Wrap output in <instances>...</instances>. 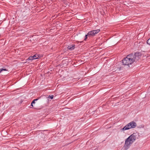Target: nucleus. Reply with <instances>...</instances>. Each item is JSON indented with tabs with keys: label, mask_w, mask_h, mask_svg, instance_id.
<instances>
[{
	"label": "nucleus",
	"mask_w": 150,
	"mask_h": 150,
	"mask_svg": "<svg viewBox=\"0 0 150 150\" xmlns=\"http://www.w3.org/2000/svg\"><path fill=\"white\" fill-rule=\"evenodd\" d=\"M137 135L136 133H133L129 136L125 140L124 147L126 150L128 149L136 139Z\"/></svg>",
	"instance_id": "1"
},
{
	"label": "nucleus",
	"mask_w": 150,
	"mask_h": 150,
	"mask_svg": "<svg viewBox=\"0 0 150 150\" xmlns=\"http://www.w3.org/2000/svg\"><path fill=\"white\" fill-rule=\"evenodd\" d=\"M126 57L127 58V59H128L129 61L132 64L134 62H136V61L134 58V56L133 55V54L132 53L130 54L127 55Z\"/></svg>",
	"instance_id": "2"
},
{
	"label": "nucleus",
	"mask_w": 150,
	"mask_h": 150,
	"mask_svg": "<svg viewBox=\"0 0 150 150\" xmlns=\"http://www.w3.org/2000/svg\"><path fill=\"white\" fill-rule=\"evenodd\" d=\"M133 55L134 56V58L136 61V62L141 57L142 54L141 52H135L134 54H133Z\"/></svg>",
	"instance_id": "3"
},
{
	"label": "nucleus",
	"mask_w": 150,
	"mask_h": 150,
	"mask_svg": "<svg viewBox=\"0 0 150 150\" xmlns=\"http://www.w3.org/2000/svg\"><path fill=\"white\" fill-rule=\"evenodd\" d=\"M100 30L99 29H97V30H93L89 32L88 34L90 35L91 37H93L95 35L98 33L100 31Z\"/></svg>",
	"instance_id": "4"
},
{
	"label": "nucleus",
	"mask_w": 150,
	"mask_h": 150,
	"mask_svg": "<svg viewBox=\"0 0 150 150\" xmlns=\"http://www.w3.org/2000/svg\"><path fill=\"white\" fill-rule=\"evenodd\" d=\"M122 63L124 65H128L129 67V65L131 64H132L129 61L128 59H127L126 57H125L122 60Z\"/></svg>",
	"instance_id": "5"
},
{
	"label": "nucleus",
	"mask_w": 150,
	"mask_h": 150,
	"mask_svg": "<svg viewBox=\"0 0 150 150\" xmlns=\"http://www.w3.org/2000/svg\"><path fill=\"white\" fill-rule=\"evenodd\" d=\"M130 124L128 123L126 125H125L123 128L121 129V130L122 131H124L129 129L131 128L130 126Z\"/></svg>",
	"instance_id": "6"
},
{
	"label": "nucleus",
	"mask_w": 150,
	"mask_h": 150,
	"mask_svg": "<svg viewBox=\"0 0 150 150\" xmlns=\"http://www.w3.org/2000/svg\"><path fill=\"white\" fill-rule=\"evenodd\" d=\"M130 124V125H131L130 126L131 128H135L137 125L136 123L134 121H132L129 123V124Z\"/></svg>",
	"instance_id": "7"
},
{
	"label": "nucleus",
	"mask_w": 150,
	"mask_h": 150,
	"mask_svg": "<svg viewBox=\"0 0 150 150\" xmlns=\"http://www.w3.org/2000/svg\"><path fill=\"white\" fill-rule=\"evenodd\" d=\"M75 44H70L68 45L67 48L70 50H72L75 48Z\"/></svg>",
	"instance_id": "8"
},
{
	"label": "nucleus",
	"mask_w": 150,
	"mask_h": 150,
	"mask_svg": "<svg viewBox=\"0 0 150 150\" xmlns=\"http://www.w3.org/2000/svg\"><path fill=\"white\" fill-rule=\"evenodd\" d=\"M33 58L34 59H38L40 58L39 55L37 54H35L33 56Z\"/></svg>",
	"instance_id": "9"
},
{
	"label": "nucleus",
	"mask_w": 150,
	"mask_h": 150,
	"mask_svg": "<svg viewBox=\"0 0 150 150\" xmlns=\"http://www.w3.org/2000/svg\"><path fill=\"white\" fill-rule=\"evenodd\" d=\"M88 37H91L90 35H89V34H88V33L85 35V38L84 39V40L86 41L87 40V39L88 38Z\"/></svg>",
	"instance_id": "10"
},
{
	"label": "nucleus",
	"mask_w": 150,
	"mask_h": 150,
	"mask_svg": "<svg viewBox=\"0 0 150 150\" xmlns=\"http://www.w3.org/2000/svg\"><path fill=\"white\" fill-rule=\"evenodd\" d=\"M34 59L33 58V56H30L28 57V59H27L26 60H33Z\"/></svg>",
	"instance_id": "11"
},
{
	"label": "nucleus",
	"mask_w": 150,
	"mask_h": 150,
	"mask_svg": "<svg viewBox=\"0 0 150 150\" xmlns=\"http://www.w3.org/2000/svg\"><path fill=\"white\" fill-rule=\"evenodd\" d=\"M132 3H131L130 2L129 3H127V4H125V3H124V4L126 6H132Z\"/></svg>",
	"instance_id": "12"
},
{
	"label": "nucleus",
	"mask_w": 150,
	"mask_h": 150,
	"mask_svg": "<svg viewBox=\"0 0 150 150\" xmlns=\"http://www.w3.org/2000/svg\"><path fill=\"white\" fill-rule=\"evenodd\" d=\"M3 71H6L7 70L6 69L1 68L0 69V73Z\"/></svg>",
	"instance_id": "13"
},
{
	"label": "nucleus",
	"mask_w": 150,
	"mask_h": 150,
	"mask_svg": "<svg viewBox=\"0 0 150 150\" xmlns=\"http://www.w3.org/2000/svg\"><path fill=\"white\" fill-rule=\"evenodd\" d=\"M54 97V96L53 95H49L48 98H50L51 99H53Z\"/></svg>",
	"instance_id": "14"
},
{
	"label": "nucleus",
	"mask_w": 150,
	"mask_h": 150,
	"mask_svg": "<svg viewBox=\"0 0 150 150\" xmlns=\"http://www.w3.org/2000/svg\"><path fill=\"white\" fill-rule=\"evenodd\" d=\"M42 96H40V97H38L37 99H35L34 100H33L35 101H37L38 100H39V99H40V98H42Z\"/></svg>",
	"instance_id": "15"
},
{
	"label": "nucleus",
	"mask_w": 150,
	"mask_h": 150,
	"mask_svg": "<svg viewBox=\"0 0 150 150\" xmlns=\"http://www.w3.org/2000/svg\"><path fill=\"white\" fill-rule=\"evenodd\" d=\"M147 44L150 45V38L147 40Z\"/></svg>",
	"instance_id": "16"
},
{
	"label": "nucleus",
	"mask_w": 150,
	"mask_h": 150,
	"mask_svg": "<svg viewBox=\"0 0 150 150\" xmlns=\"http://www.w3.org/2000/svg\"><path fill=\"white\" fill-rule=\"evenodd\" d=\"M83 41H80V42H79V41H77L76 42L78 44L79 42H80V43H81L83 42Z\"/></svg>",
	"instance_id": "17"
},
{
	"label": "nucleus",
	"mask_w": 150,
	"mask_h": 150,
	"mask_svg": "<svg viewBox=\"0 0 150 150\" xmlns=\"http://www.w3.org/2000/svg\"><path fill=\"white\" fill-rule=\"evenodd\" d=\"M32 104H35V101L33 100L31 102Z\"/></svg>",
	"instance_id": "18"
},
{
	"label": "nucleus",
	"mask_w": 150,
	"mask_h": 150,
	"mask_svg": "<svg viewBox=\"0 0 150 150\" xmlns=\"http://www.w3.org/2000/svg\"><path fill=\"white\" fill-rule=\"evenodd\" d=\"M31 106L32 107H33V104H32V103H31Z\"/></svg>",
	"instance_id": "19"
},
{
	"label": "nucleus",
	"mask_w": 150,
	"mask_h": 150,
	"mask_svg": "<svg viewBox=\"0 0 150 150\" xmlns=\"http://www.w3.org/2000/svg\"><path fill=\"white\" fill-rule=\"evenodd\" d=\"M89 1V2H90V3H91V2L90 1Z\"/></svg>",
	"instance_id": "20"
},
{
	"label": "nucleus",
	"mask_w": 150,
	"mask_h": 150,
	"mask_svg": "<svg viewBox=\"0 0 150 150\" xmlns=\"http://www.w3.org/2000/svg\"><path fill=\"white\" fill-rule=\"evenodd\" d=\"M128 1H128V2H129V1H129V0Z\"/></svg>",
	"instance_id": "21"
},
{
	"label": "nucleus",
	"mask_w": 150,
	"mask_h": 150,
	"mask_svg": "<svg viewBox=\"0 0 150 150\" xmlns=\"http://www.w3.org/2000/svg\"><path fill=\"white\" fill-rule=\"evenodd\" d=\"M123 2V3H125V2H124H124Z\"/></svg>",
	"instance_id": "22"
},
{
	"label": "nucleus",
	"mask_w": 150,
	"mask_h": 150,
	"mask_svg": "<svg viewBox=\"0 0 150 150\" xmlns=\"http://www.w3.org/2000/svg\"><path fill=\"white\" fill-rule=\"evenodd\" d=\"M1 36V35H0V36Z\"/></svg>",
	"instance_id": "23"
}]
</instances>
